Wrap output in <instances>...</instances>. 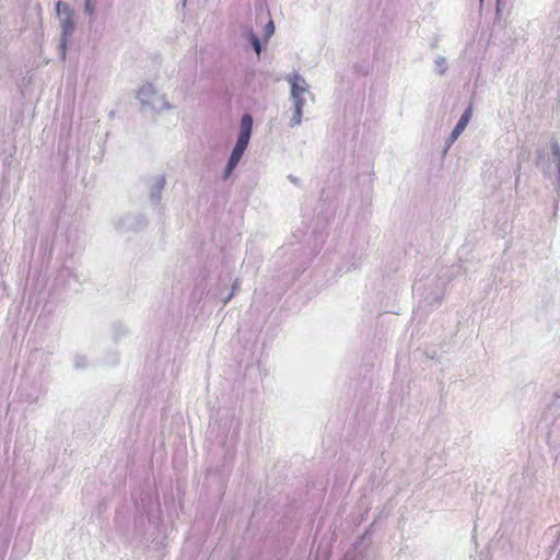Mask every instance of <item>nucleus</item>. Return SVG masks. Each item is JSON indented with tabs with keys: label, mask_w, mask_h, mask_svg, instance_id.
I'll return each mask as SVG.
<instances>
[{
	"label": "nucleus",
	"mask_w": 560,
	"mask_h": 560,
	"mask_svg": "<svg viewBox=\"0 0 560 560\" xmlns=\"http://www.w3.org/2000/svg\"><path fill=\"white\" fill-rule=\"evenodd\" d=\"M233 295H234V293H233V292H231L229 295H226V296L222 300L223 304H224V305H226V304L231 301V299L233 298Z\"/></svg>",
	"instance_id": "4be33fe9"
},
{
	"label": "nucleus",
	"mask_w": 560,
	"mask_h": 560,
	"mask_svg": "<svg viewBox=\"0 0 560 560\" xmlns=\"http://www.w3.org/2000/svg\"><path fill=\"white\" fill-rule=\"evenodd\" d=\"M56 9L60 20H62V18L73 16V11L69 7V4L63 1H58L56 4Z\"/></svg>",
	"instance_id": "9d476101"
},
{
	"label": "nucleus",
	"mask_w": 560,
	"mask_h": 560,
	"mask_svg": "<svg viewBox=\"0 0 560 560\" xmlns=\"http://www.w3.org/2000/svg\"><path fill=\"white\" fill-rule=\"evenodd\" d=\"M252 130L253 117L249 114H244L241 118V129L233 149L244 154L250 140Z\"/></svg>",
	"instance_id": "7ed1b4c3"
},
{
	"label": "nucleus",
	"mask_w": 560,
	"mask_h": 560,
	"mask_svg": "<svg viewBox=\"0 0 560 560\" xmlns=\"http://www.w3.org/2000/svg\"><path fill=\"white\" fill-rule=\"evenodd\" d=\"M240 284H241L240 280H238V279H235V280H234V282H233L232 291H231V292H233V293L235 294V292H236V291L238 290V288H240Z\"/></svg>",
	"instance_id": "aec40b11"
},
{
	"label": "nucleus",
	"mask_w": 560,
	"mask_h": 560,
	"mask_svg": "<svg viewBox=\"0 0 560 560\" xmlns=\"http://www.w3.org/2000/svg\"><path fill=\"white\" fill-rule=\"evenodd\" d=\"M186 1L187 0H182V5L185 7L186 5Z\"/></svg>",
	"instance_id": "a878e982"
},
{
	"label": "nucleus",
	"mask_w": 560,
	"mask_h": 560,
	"mask_svg": "<svg viewBox=\"0 0 560 560\" xmlns=\"http://www.w3.org/2000/svg\"><path fill=\"white\" fill-rule=\"evenodd\" d=\"M166 179L164 175H158L151 178L150 182V200L153 205H159L162 199V191L165 188Z\"/></svg>",
	"instance_id": "423d86ee"
},
{
	"label": "nucleus",
	"mask_w": 560,
	"mask_h": 560,
	"mask_svg": "<svg viewBox=\"0 0 560 560\" xmlns=\"http://www.w3.org/2000/svg\"><path fill=\"white\" fill-rule=\"evenodd\" d=\"M302 112L301 109H294V114L291 118V126L294 127V126H298L301 124L302 121Z\"/></svg>",
	"instance_id": "dca6fc26"
},
{
	"label": "nucleus",
	"mask_w": 560,
	"mask_h": 560,
	"mask_svg": "<svg viewBox=\"0 0 560 560\" xmlns=\"http://www.w3.org/2000/svg\"><path fill=\"white\" fill-rule=\"evenodd\" d=\"M294 109H301L303 110L305 100L303 98V94H299L296 98H292Z\"/></svg>",
	"instance_id": "f3484780"
},
{
	"label": "nucleus",
	"mask_w": 560,
	"mask_h": 560,
	"mask_svg": "<svg viewBox=\"0 0 560 560\" xmlns=\"http://www.w3.org/2000/svg\"><path fill=\"white\" fill-rule=\"evenodd\" d=\"M137 98L142 105L151 106L156 110L171 109L172 105L164 96H159L154 86L150 83L143 84L137 93Z\"/></svg>",
	"instance_id": "f257e3e1"
},
{
	"label": "nucleus",
	"mask_w": 560,
	"mask_h": 560,
	"mask_svg": "<svg viewBox=\"0 0 560 560\" xmlns=\"http://www.w3.org/2000/svg\"><path fill=\"white\" fill-rule=\"evenodd\" d=\"M233 295H234V293H233V292H231L229 295H226V296L222 300L223 304H224V305H226V304L231 301V299L233 298Z\"/></svg>",
	"instance_id": "412c9836"
},
{
	"label": "nucleus",
	"mask_w": 560,
	"mask_h": 560,
	"mask_svg": "<svg viewBox=\"0 0 560 560\" xmlns=\"http://www.w3.org/2000/svg\"><path fill=\"white\" fill-rule=\"evenodd\" d=\"M504 0H497V12L499 13L501 11V5L503 4Z\"/></svg>",
	"instance_id": "5701e85b"
},
{
	"label": "nucleus",
	"mask_w": 560,
	"mask_h": 560,
	"mask_svg": "<svg viewBox=\"0 0 560 560\" xmlns=\"http://www.w3.org/2000/svg\"><path fill=\"white\" fill-rule=\"evenodd\" d=\"M287 81L291 86V98H296L299 94L307 92V83L300 73L293 72L287 75Z\"/></svg>",
	"instance_id": "0eeeda50"
},
{
	"label": "nucleus",
	"mask_w": 560,
	"mask_h": 560,
	"mask_svg": "<svg viewBox=\"0 0 560 560\" xmlns=\"http://www.w3.org/2000/svg\"><path fill=\"white\" fill-rule=\"evenodd\" d=\"M558 168V182H559V188H560V162L557 164Z\"/></svg>",
	"instance_id": "393cba45"
},
{
	"label": "nucleus",
	"mask_w": 560,
	"mask_h": 560,
	"mask_svg": "<svg viewBox=\"0 0 560 560\" xmlns=\"http://www.w3.org/2000/svg\"><path fill=\"white\" fill-rule=\"evenodd\" d=\"M60 25H61V39H60L58 48L60 50L61 60H66L68 42H69L70 37L72 36V34L74 32V27H75L73 16L62 18V20H60Z\"/></svg>",
	"instance_id": "20e7f679"
},
{
	"label": "nucleus",
	"mask_w": 560,
	"mask_h": 560,
	"mask_svg": "<svg viewBox=\"0 0 560 560\" xmlns=\"http://www.w3.org/2000/svg\"><path fill=\"white\" fill-rule=\"evenodd\" d=\"M84 12L88 14H93L94 12V5L92 3V0H86L84 5Z\"/></svg>",
	"instance_id": "6ab92c4d"
},
{
	"label": "nucleus",
	"mask_w": 560,
	"mask_h": 560,
	"mask_svg": "<svg viewBox=\"0 0 560 560\" xmlns=\"http://www.w3.org/2000/svg\"><path fill=\"white\" fill-rule=\"evenodd\" d=\"M415 290H420V285L416 284Z\"/></svg>",
	"instance_id": "bb28decb"
},
{
	"label": "nucleus",
	"mask_w": 560,
	"mask_h": 560,
	"mask_svg": "<svg viewBox=\"0 0 560 560\" xmlns=\"http://www.w3.org/2000/svg\"><path fill=\"white\" fill-rule=\"evenodd\" d=\"M551 154L557 164L560 163V144L556 140L551 142Z\"/></svg>",
	"instance_id": "f8f14e48"
},
{
	"label": "nucleus",
	"mask_w": 560,
	"mask_h": 560,
	"mask_svg": "<svg viewBox=\"0 0 560 560\" xmlns=\"http://www.w3.org/2000/svg\"><path fill=\"white\" fill-rule=\"evenodd\" d=\"M443 293L441 291H438L433 294V296H425L422 303L424 306H429L431 310L439 306L442 303Z\"/></svg>",
	"instance_id": "1a4fd4ad"
},
{
	"label": "nucleus",
	"mask_w": 560,
	"mask_h": 560,
	"mask_svg": "<svg viewBox=\"0 0 560 560\" xmlns=\"http://www.w3.org/2000/svg\"><path fill=\"white\" fill-rule=\"evenodd\" d=\"M288 178L290 179V182H292L295 185L299 183V179L296 177H294L293 175H289Z\"/></svg>",
	"instance_id": "b1692460"
},
{
	"label": "nucleus",
	"mask_w": 560,
	"mask_h": 560,
	"mask_svg": "<svg viewBox=\"0 0 560 560\" xmlns=\"http://www.w3.org/2000/svg\"><path fill=\"white\" fill-rule=\"evenodd\" d=\"M243 156V153L238 152L237 150L233 149L232 152H231V155L228 160V162L232 164H235L237 166V164L240 163L241 159Z\"/></svg>",
	"instance_id": "ddd939ff"
},
{
	"label": "nucleus",
	"mask_w": 560,
	"mask_h": 560,
	"mask_svg": "<svg viewBox=\"0 0 560 560\" xmlns=\"http://www.w3.org/2000/svg\"><path fill=\"white\" fill-rule=\"evenodd\" d=\"M147 225L143 214L127 213L115 221V228L119 232L140 231Z\"/></svg>",
	"instance_id": "f03ea898"
},
{
	"label": "nucleus",
	"mask_w": 560,
	"mask_h": 560,
	"mask_svg": "<svg viewBox=\"0 0 560 560\" xmlns=\"http://www.w3.org/2000/svg\"><path fill=\"white\" fill-rule=\"evenodd\" d=\"M275 33V24L270 20L264 27V36L266 39H269Z\"/></svg>",
	"instance_id": "4468645a"
},
{
	"label": "nucleus",
	"mask_w": 560,
	"mask_h": 560,
	"mask_svg": "<svg viewBox=\"0 0 560 560\" xmlns=\"http://www.w3.org/2000/svg\"><path fill=\"white\" fill-rule=\"evenodd\" d=\"M235 168H236L235 164L231 165V163L228 162L226 165H225L224 172L222 174V178L224 180H226Z\"/></svg>",
	"instance_id": "a211bd4d"
},
{
	"label": "nucleus",
	"mask_w": 560,
	"mask_h": 560,
	"mask_svg": "<svg viewBox=\"0 0 560 560\" xmlns=\"http://www.w3.org/2000/svg\"><path fill=\"white\" fill-rule=\"evenodd\" d=\"M245 36H246L247 40L252 44L255 52L257 55H259L261 52V43H260L259 37L256 35V33L252 28L246 27Z\"/></svg>",
	"instance_id": "6e6552de"
},
{
	"label": "nucleus",
	"mask_w": 560,
	"mask_h": 560,
	"mask_svg": "<svg viewBox=\"0 0 560 560\" xmlns=\"http://www.w3.org/2000/svg\"><path fill=\"white\" fill-rule=\"evenodd\" d=\"M435 69L440 75H443L447 69L446 59L443 56H438L435 61Z\"/></svg>",
	"instance_id": "9b49d317"
},
{
	"label": "nucleus",
	"mask_w": 560,
	"mask_h": 560,
	"mask_svg": "<svg viewBox=\"0 0 560 560\" xmlns=\"http://www.w3.org/2000/svg\"><path fill=\"white\" fill-rule=\"evenodd\" d=\"M471 117H472V106L469 105L464 110L459 120L457 121L456 126L454 127L450 137L447 138L446 148H445L444 152H446L451 148V145L458 139V137L463 133V131L466 129L467 125L469 124Z\"/></svg>",
	"instance_id": "39448f33"
},
{
	"label": "nucleus",
	"mask_w": 560,
	"mask_h": 560,
	"mask_svg": "<svg viewBox=\"0 0 560 560\" xmlns=\"http://www.w3.org/2000/svg\"><path fill=\"white\" fill-rule=\"evenodd\" d=\"M88 365V360L84 355H75L74 358V368L75 369H83Z\"/></svg>",
	"instance_id": "2eb2a0df"
}]
</instances>
